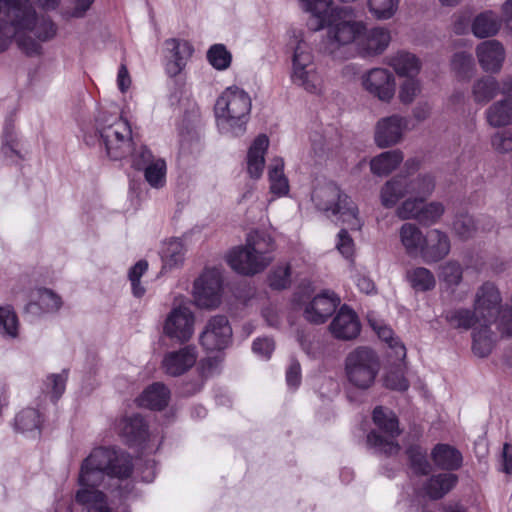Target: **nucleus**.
Wrapping results in <instances>:
<instances>
[{"instance_id": "nucleus-49", "label": "nucleus", "mask_w": 512, "mask_h": 512, "mask_svg": "<svg viewBox=\"0 0 512 512\" xmlns=\"http://www.w3.org/2000/svg\"><path fill=\"white\" fill-rule=\"evenodd\" d=\"M0 334L11 339L18 336V319L9 306L0 307Z\"/></svg>"}, {"instance_id": "nucleus-1", "label": "nucleus", "mask_w": 512, "mask_h": 512, "mask_svg": "<svg viewBox=\"0 0 512 512\" xmlns=\"http://www.w3.org/2000/svg\"><path fill=\"white\" fill-rule=\"evenodd\" d=\"M56 34L54 24L48 19H38L29 0H0V53L12 40L28 56L42 53L41 42Z\"/></svg>"}, {"instance_id": "nucleus-10", "label": "nucleus", "mask_w": 512, "mask_h": 512, "mask_svg": "<svg viewBox=\"0 0 512 512\" xmlns=\"http://www.w3.org/2000/svg\"><path fill=\"white\" fill-rule=\"evenodd\" d=\"M107 473L90 466L83 461L79 473L81 489L76 494V501L85 506L87 512H111L107 507L104 494L95 489L104 480Z\"/></svg>"}, {"instance_id": "nucleus-56", "label": "nucleus", "mask_w": 512, "mask_h": 512, "mask_svg": "<svg viewBox=\"0 0 512 512\" xmlns=\"http://www.w3.org/2000/svg\"><path fill=\"white\" fill-rule=\"evenodd\" d=\"M475 220L468 214H459L453 222V230L462 239L471 238L476 232Z\"/></svg>"}, {"instance_id": "nucleus-31", "label": "nucleus", "mask_w": 512, "mask_h": 512, "mask_svg": "<svg viewBox=\"0 0 512 512\" xmlns=\"http://www.w3.org/2000/svg\"><path fill=\"white\" fill-rule=\"evenodd\" d=\"M431 458L435 466L447 471L458 470L463 462L460 451L448 444H437L431 451Z\"/></svg>"}, {"instance_id": "nucleus-54", "label": "nucleus", "mask_w": 512, "mask_h": 512, "mask_svg": "<svg viewBox=\"0 0 512 512\" xmlns=\"http://www.w3.org/2000/svg\"><path fill=\"white\" fill-rule=\"evenodd\" d=\"M129 154H131L132 166L135 169L142 171L154 163L157 159H162L161 157L155 156L145 145L135 147L133 150L131 149Z\"/></svg>"}, {"instance_id": "nucleus-3", "label": "nucleus", "mask_w": 512, "mask_h": 512, "mask_svg": "<svg viewBox=\"0 0 512 512\" xmlns=\"http://www.w3.org/2000/svg\"><path fill=\"white\" fill-rule=\"evenodd\" d=\"M274 241L262 232H251L246 243L233 248L226 256L229 266L244 276H253L264 271L273 261Z\"/></svg>"}, {"instance_id": "nucleus-28", "label": "nucleus", "mask_w": 512, "mask_h": 512, "mask_svg": "<svg viewBox=\"0 0 512 512\" xmlns=\"http://www.w3.org/2000/svg\"><path fill=\"white\" fill-rule=\"evenodd\" d=\"M425 234L414 223H404L399 228V240L405 251L410 257L420 256Z\"/></svg>"}, {"instance_id": "nucleus-48", "label": "nucleus", "mask_w": 512, "mask_h": 512, "mask_svg": "<svg viewBox=\"0 0 512 512\" xmlns=\"http://www.w3.org/2000/svg\"><path fill=\"white\" fill-rule=\"evenodd\" d=\"M425 201L423 198L409 196L397 207V217L401 220H416L419 222L422 205Z\"/></svg>"}, {"instance_id": "nucleus-2", "label": "nucleus", "mask_w": 512, "mask_h": 512, "mask_svg": "<svg viewBox=\"0 0 512 512\" xmlns=\"http://www.w3.org/2000/svg\"><path fill=\"white\" fill-rule=\"evenodd\" d=\"M355 41L360 55L377 56L388 48L391 34L384 27L367 29L362 21L355 19L350 8H339L328 24L327 36L319 43V52L338 58L340 50Z\"/></svg>"}, {"instance_id": "nucleus-13", "label": "nucleus", "mask_w": 512, "mask_h": 512, "mask_svg": "<svg viewBox=\"0 0 512 512\" xmlns=\"http://www.w3.org/2000/svg\"><path fill=\"white\" fill-rule=\"evenodd\" d=\"M362 88L383 103H390L396 92L394 75L385 68H372L361 76Z\"/></svg>"}, {"instance_id": "nucleus-62", "label": "nucleus", "mask_w": 512, "mask_h": 512, "mask_svg": "<svg viewBox=\"0 0 512 512\" xmlns=\"http://www.w3.org/2000/svg\"><path fill=\"white\" fill-rule=\"evenodd\" d=\"M299 4L303 11L311 15H329L332 0H299Z\"/></svg>"}, {"instance_id": "nucleus-22", "label": "nucleus", "mask_w": 512, "mask_h": 512, "mask_svg": "<svg viewBox=\"0 0 512 512\" xmlns=\"http://www.w3.org/2000/svg\"><path fill=\"white\" fill-rule=\"evenodd\" d=\"M329 328L334 337L350 340L359 334L360 322L356 313L344 305L338 311Z\"/></svg>"}, {"instance_id": "nucleus-12", "label": "nucleus", "mask_w": 512, "mask_h": 512, "mask_svg": "<svg viewBox=\"0 0 512 512\" xmlns=\"http://www.w3.org/2000/svg\"><path fill=\"white\" fill-rule=\"evenodd\" d=\"M84 461L92 467L105 471L108 476L125 478L132 471V464L129 458L109 448L100 447L94 449Z\"/></svg>"}, {"instance_id": "nucleus-35", "label": "nucleus", "mask_w": 512, "mask_h": 512, "mask_svg": "<svg viewBox=\"0 0 512 512\" xmlns=\"http://www.w3.org/2000/svg\"><path fill=\"white\" fill-rule=\"evenodd\" d=\"M170 391L159 382L153 383L147 387L138 398V403L142 407L161 410L168 404Z\"/></svg>"}, {"instance_id": "nucleus-42", "label": "nucleus", "mask_w": 512, "mask_h": 512, "mask_svg": "<svg viewBox=\"0 0 512 512\" xmlns=\"http://www.w3.org/2000/svg\"><path fill=\"white\" fill-rule=\"evenodd\" d=\"M445 319L452 327L465 330L474 327L477 323H482L479 321L474 309L472 311L466 308L447 311Z\"/></svg>"}, {"instance_id": "nucleus-30", "label": "nucleus", "mask_w": 512, "mask_h": 512, "mask_svg": "<svg viewBox=\"0 0 512 512\" xmlns=\"http://www.w3.org/2000/svg\"><path fill=\"white\" fill-rule=\"evenodd\" d=\"M387 64L393 68L398 76L415 77L421 70L420 59L407 51H397L390 55Z\"/></svg>"}, {"instance_id": "nucleus-59", "label": "nucleus", "mask_w": 512, "mask_h": 512, "mask_svg": "<svg viewBox=\"0 0 512 512\" xmlns=\"http://www.w3.org/2000/svg\"><path fill=\"white\" fill-rule=\"evenodd\" d=\"M336 249L347 260L352 261L356 246L354 239L346 229H341L336 237Z\"/></svg>"}, {"instance_id": "nucleus-33", "label": "nucleus", "mask_w": 512, "mask_h": 512, "mask_svg": "<svg viewBox=\"0 0 512 512\" xmlns=\"http://www.w3.org/2000/svg\"><path fill=\"white\" fill-rule=\"evenodd\" d=\"M408 195L405 174L399 173L388 180L380 190L381 204L385 208H393L400 199Z\"/></svg>"}, {"instance_id": "nucleus-8", "label": "nucleus", "mask_w": 512, "mask_h": 512, "mask_svg": "<svg viewBox=\"0 0 512 512\" xmlns=\"http://www.w3.org/2000/svg\"><path fill=\"white\" fill-rule=\"evenodd\" d=\"M380 367L379 357L374 350L358 347L346 356V379L356 389L367 390L374 384Z\"/></svg>"}, {"instance_id": "nucleus-20", "label": "nucleus", "mask_w": 512, "mask_h": 512, "mask_svg": "<svg viewBox=\"0 0 512 512\" xmlns=\"http://www.w3.org/2000/svg\"><path fill=\"white\" fill-rule=\"evenodd\" d=\"M167 52L166 72L174 77L181 73L193 53L192 45L182 39L170 38L164 43Z\"/></svg>"}, {"instance_id": "nucleus-14", "label": "nucleus", "mask_w": 512, "mask_h": 512, "mask_svg": "<svg viewBox=\"0 0 512 512\" xmlns=\"http://www.w3.org/2000/svg\"><path fill=\"white\" fill-rule=\"evenodd\" d=\"M409 120L400 114L380 118L374 128V141L379 148H389L401 143L408 131Z\"/></svg>"}, {"instance_id": "nucleus-4", "label": "nucleus", "mask_w": 512, "mask_h": 512, "mask_svg": "<svg viewBox=\"0 0 512 512\" xmlns=\"http://www.w3.org/2000/svg\"><path fill=\"white\" fill-rule=\"evenodd\" d=\"M252 102L247 92L237 86L226 88L217 98L214 111L222 133L232 136L246 131Z\"/></svg>"}, {"instance_id": "nucleus-57", "label": "nucleus", "mask_w": 512, "mask_h": 512, "mask_svg": "<svg viewBox=\"0 0 512 512\" xmlns=\"http://www.w3.org/2000/svg\"><path fill=\"white\" fill-rule=\"evenodd\" d=\"M399 88L398 99L401 103L411 104L421 91L420 82L415 77H406Z\"/></svg>"}, {"instance_id": "nucleus-61", "label": "nucleus", "mask_w": 512, "mask_h": 512, "mask_svg": "<svg viewBox=\"0 0 512 512\" xmlns=\"http://www.w3.org/2000/svg\"><path fill=\"white\" fill-rule=\"evenodd\" d=\"M290 267L280 265L275 267L269 275L270 286L274 289H284L290 284Z\"/></svg>"}, {"instance_id": "nucleus-58", "label": "nucleus", "mask_w": 512, "mask_h": 512, "mask_svg": "<svg viewBox=\"0 0 512 512\" xmlns=\"http://www.w3.org/2000/svg\"><path fill=\"white\" fill-rule=\"evenodd\" d=\"M407 454L410 460V466L415 473L427 474L431 470L426 454L420 447H410Z\"/></svg>"}, {"instance_id": "nucleus-24", "label": "nucleus", "mask_w": 512, "mask_h": 512, "mask_svg": "<svg viewBox=\"0 0 512 512\" xmlns=\"http://www.w3.org/2000/svg\"><path fill=\"white\" fill-rule=\"evenodd\" d=\"M197 360L195 347L186 346L178 351L167 353L162 361V367L168 375L179 376L188 371Z\"/></svg>"}, {"instance_id": "nucleus-25", "label": "nucleus", "mask_w": 512, "mask_h": 512, "mask_svg": "<svg viewBox=\"0 0 512 512\" xmlns=\"http://www.w3.org/2000/svg\"><path fill=\"white\" fill-rule=\"evenodd\" d=\"M117 427L120 436L130 445L139 444L148 436L147 424L139 414L123 417Z\"/></svg>"}, {"instance_id": "nucleus-46", "label": "nucleus", "mask_w": 512, "mask_h": 512, "mask_svg": "<svg viewBox=\"0 0 512 512\" xmlns=\"http://www.w3.org/2000/svg\"><path fill=\"white\" fill-rule=\"evenodd\" d=\"M185 248L179 239H172L164 244L162 261L164 268H173L183 263Z\"/></svg>"}, {"instance_id": "nucleus-6", "label": "nucleus", "mask_w": 512, "mask_h": 512, "mask_svg": "<svg viewBox=\"0 0 512 512\" xmlns=\"http://www.w3.org/2000/svg\"><path fill=\"white\" fill-rule=\"evenodd\" d=\"M312 201L323 212L340 214L343 223H346L351 230L361 229L362 221L358 217L357 206L347 195L341 193L336 184L328 182L316 187L312 192Z\"/></svg>"}, {"instance_id": "nucleus-26", "label": "nucleus", "mask_w": 512, "mask_h": 512, "mask_svg": "<svg viewBox=\"0 0 512 512\" xmlns=\"http://www.w3.org/2000/svg\"><path fill=\"white\" fill-rule=\"evenodd\" d=\"M458 483V476L453 473H438L427 478L422 484L424 494L438 500L448 494Z\"/></svg>"}, {"instance_id": "nucleus-19", "label": "nucleus", "mask_w": 512, "mask_h": 512, "mask_svg": "<svg viewBox=\"0 0 512 512\" xmlns=\"http://www.w3.org/2000/svg\"><path fill=\"white\" fill-rule=\"evenodd\" d=\"M475 51L483 71L492 74L501 71L506 58V51L501 42L495 39L483 41L477 45Z\"/></svg>"}, {"instance_id": "nucleus-50", "label": "nucleus", "mask_w": 512, "mask_h": 512, "mask_svg": "<svg viewBox=\"0 0 512 512\" xmlns=\"http://www.w3.org/2000/svg\"><path fill=\"white\" fill-rule=\"evenodd\" d=\"M400 0H368L369 11L380 20L392 18L398 10Z\"/></svg>"}, {"instance_id": "nucleus-36", "label": "nucleus", "mask_w": 512, "mask_h": 512, "mask_svg": "<svg viewBox=\"0 0 512 512\" xmlns=\"http://www.w3.org/2000/svg\"><path fill=\"white\" fill-rule=\"evenodd\" d=\"M500 92V83L492 76L476 79L471 87V95L476 104H487Z\"/></svg>"}, {"instance_id": "nucleus-53", "label": "nucleus", "mask_w": 512, "mask_h": 512, "mask_svg": "<svg viewBox=\"0 0 512 512\" xmlns=\"http://www.w3.org/2000/svg\"><path fill=\"white\" fill-rule=\"evenodd\" d=\"M444 212L445 207L441 202L423 203L419 223L425 226L433 225L441 219Z\"/></svg>"}, {"instance_id": "nucleus-16", "label": "nucleus", "mask_w": 512, "mask_h": 512, "mask_svg": "<svg viewBox=\"0 0 512 512\" xmlns=\"http://www.w3.org/2000/svg\"><path fill=\"white\" fill-rule=\"evenodd\" d=\"M222 273L218 268L205 269L194 283V297L202 308H213L220 303Z\"/></svg>"}, {"instance_id": "nucleus-41", "label": "nucleus", "mask_w": 512, "mask_h": 512, "mask_svg": "<svg viewBox=\"0 0 512 512\" xmlns=\"http://www.w3.org/2000/svg\"><path fill=\"white\" fill-rule=\"evenodd\" d=\"M406 278L411 287L420 292L432 290L436 285L433 273L425 267H416L408 270Z\"/></svg>"}, {"instance_id": "nucleus-7", "label": "nucleus", "mask_w": 512, "mask_h": 512, "mask_svg": "<svg viewBox=\"0 0 512 512\" xmlns=\"http://www.w3.org/2000/svg\"><path fill=\"white\" fill-rule=\"evenodd\" d=\"M97 131L112 160H120L131 152L132 130L129 123L118 116L102 114L97 119Z\"/></svg>"}, {"instance_id": "nucleus-18", "label": "nucleus", "mask_w": 512, "mask_h": 512, "mask_svg": "<svg viewBox=\"0 0 512 512\" xmlns=\"http://www.w3.org/2000/svg\"><path fill=\"white\" fill-rule=\"evenodd\" d=\"M340 304V298L331 291L316 295L304 308V318L313 324L324 323Z\"/></svg>"}, {"instance_id": "nucleus-51", "label": "nucleus", "mask_w": 512, "mask_h": 512, "mask_svg": "<svg viewBox=\"0 0 512 512\" xmlns=\"http://www.w3.org/2000/svg\"><path fill=\"white\" fill-rule=\"evenodd\" d=\"M209 63L217 70H225L230 66L232 56L222 44H214L207 52Z\"/></svg>"}, {"instance_id": "nucleus-15", "label": "nucleus", "mask_w": 512, "mask_h": 512, "mask_svg": "<svg viewBox=\"0 0 512 512\" xmlns=\"http://www.w3.org/2000/svg\"><path fill=\"white\" fill-rule=\"evenodd\" d=\"M194 321V314L188 306H174L166 316L163 332L170 339L185 343L194 333Z\"/></svg>"}, {"instance_id": "nucleus-52", "label": "nucleus", "mask_w": 512, "mask_h": 512, "mask_svg": "<svg viewBox=\"0 0 512 512\" xmlns=\"http://www.w3.org/2000/svg\"><path fill=\"white\" fill-rule=\"evenodd\" d=\"M67 374L65 372L49 375L44 382V392L52 401H57L65 391Z\"/></svg>"}, {"instance_id": "nucleus-55", "label": "nucleus", "mask_w": 512, "mask_h": 512, "mask_svg": "<svg viewBox=\"0 0 512 512\" xmlns=\"http://www.w3.org/2000/svg\"><path fill=\"white\" fill-rule=\"evenodd\" d=\"M147 269L148 263L145 260H140L129 270L128 277L131 282L132 293L137 298L142 297L146 292L145 287L141 285L140 278Z\"/></svg>"}, {"instance_id": "nucleus-29", "label": "nucleus", "mask_w": 512, "mask_h": 512, "mask_svg": "<svg viewBox=\"0 0 512 512\" xmlns=\"http://www.w3.org/2000/svg\"><path fill=\"white\" fill-rule=\"evenodd\" d=\"M487 124L493 128L512 125V99L502 98L493 102L484 112Z\"/></svg>"}, {"instance_id": "nucleus-43", "label": "nucleus", "mask_w": 512, "mask_h": 512, "mask_svg": "<svg viewBox=\"0 0 512 512\" xmlns=\"http://www.w3.org/2000/svg\"><path fill=\"white\" fill-rule=\"evenodd\" d=\"M283 168V160L275 158L268 171L271 192L279 196L285 195L289 190L288 180L283 173Z\"/></svg>"}, {"instance_id": "nucleus-32", "label": "nucleus", "mask_w": 512, "mask_h": 512, "mask_svg": "<svg viewBox=\"0 0 512 512\" xmlns=\"http://www.w3.org/2000/svg\"><path fill=\"white\" fill-rule=\"evenodd\" d=\"M44 422L43 413L38 408L25 407L14 418L15 431L22 434L39 433Z\"/></svg>"}, {"instance_id": "nucleus-63", "label": "nucleus", "mask_w": 512, "mask_h": 512, "mask_svg": "<svg viewBox=\"0 0 512 512\" xmlns=\"http://www.w3.org/2000/svg\"><path fill=\"white\" fill-rule=\"evenodd\" d=\"M493 149L501 154L512 152V134L508 131L497 132L491 137Z\"/></svg>"}, {"instance_id": "nucleus-5", "label": "nucleus", "mask_w": 512, "mask_h": 512, "mask_svg": "<svg viewBox=\"0 0 512 512\" xmlns=\"http://www.w3.org/2000/svg\"><path fill=\"white\" fill-rule=\"evenodd\" d=\"M291 33L290 46L293 53L290 80L307 93L319 95L323 91V80L315 64L313 51L303 31L293 30Z\"/></svg>"}, {"instance_id": "nucleus-27", "label": "nucleus", "mask_w": 512, "mask_h": 512, "mask_svg": "<svg viewBox=\"0 0 512 512\" xmlns=\"http://www.w3.org/2000/svg\"><path fill=\"white\" fill-rule=\"evenodd\" d=\"M269 146V139L261 134L253 141L247 154V171L251 178L261 177L265 165V153Z\"/></svg>"}, {"instance_id": "nucleus-11", "label": "nucleus", "mask_w": 512, "mask_h": 512, "mask_svg": "<svg viewBox=\"0 0 512 512\" xmlns=\"http://www.w3.org/2000/svg\"><path fill=\"white\" fill-rule=\"evenodd\" d=\"M473 309L480 322L491 325L502 313V295L495 283L486 281L481 284L474 295Z\"/></svg>"}, {"instance_id": "nucleus-38", "label": "nucleus", "mask_w": 512, "mask_h": 512, "mask_svg": "<svg viewBox=\"0 0 512 512\" xmlns=\"http://www.w3.org/2000/svg\"><path fill=\"white\" fill-rule=\"evenodd\" d=\"M36 301L26 306V311L32 314L42 312H56L62 306L61 298L52 290L39 288L35 294Z\"/></svg>"}, {"instance_id": "nucleus-21", "label": "nucleus", "mask_w": 512, "mask_h": 512, "mask_svg": "<svg viewBox=\"0 0 512 512\" xmlns=\"http://www.w3.org/2000/svg\"><path fill=\"white\" fill-rule=\"evenodd\" d=\"M421 258L427 264L436 263L444 259L450 252L449 236L440 229H431L425 234Z\"/></svg>"}, {"instance_id": "nucleus-60", "label": "nucleus", "mask_w": 512, "mask_h": 512, "mask_svg": "<svg viewBox=\"0 0 512 512\" xmlns=\"http://www.w3.org/2000/svg\"><path fill=\"white\" fill-rule=\"evenodd\" d=\"M439 277L450 286L458 285L462 280V267L455 261L441 266Z\"/></svg>"}, {"instance_id": "nucleus-40", "label": "nucleus", "mask_w": 512, "mask_h": 512, "mask_svg": "<svg viewBox=\"0 0 512 512\" xmlns=\"http://www.w3.org/2000/svg\"><path fill=\"white\" fill-rule=\"evenodd\" d=\"M372 328L378 337L386 342L393 353L395 361H403L406 357V348L399 339L394 337L392 329L386 325L370 321Z\"/></svg>"}, {"instance_id": "nucleus-37", "label": "nucleus", "mask_w": 512, "mask_h": 512, "mask_svg": "<svg viewBox=\"0 0 512 512\" xmlns=\"http://www.w3.org/2000/svg\"><path fill=\"white\" fill-rule=\"evenodd\" d=\"M405 183L409 196L427 200L435 189L436 180L431 173L419 174L416 177L405 174Z\"/></svg>"}, {"instance_id": "nucleus-47", "label": "nucleus", "mask_w": 512, "mask_h": 512, "mask_svg": "<svg viewBox=\"0 0 512 512\" xmlns=\"http://www.w3.org/2000/svg\"><path fill=\"white\" fill-rule=\"evenodd\" d=\"M145 181L154 189H161L166 184L167 164L162 159H157L143 170Z\"/></svg>"}, {"instance_id": "nucleus-39", "label": "nucleus", "mask_w": 512, "mask_h": 512, "mask_svg": "<svg viewBox=\"0 0 512 512\" xmlns=\"http://www.w3.org/2000/svg\"><path fill=\"white\" fill-rule=\"evenodd\" d=\"M403 159L404 155L400 150L386 151L370 161V168L375 175H388L400 165Z\"/></svg>"}, {"instance_id": "nucleus-9", "label": "nucleus", "mask_w": 512, "mask_h": 512, "mask_svg": "<svg viewBox=\"0 0 512 512\" xmlns=\"http://www.w3.org/2000/svg\"><path fill=\"white\" fill-rule=\"evenodd\" d=\"M373 422L386 436L376 431L367 435V443L379 453L394 455L400 450L396 437L400 434L399 423L393 411L378 406L373 411Z\"/></svg>"}, {"instance_id": "nucleus-44", "label": "nucleus", "mask_w": 512, "mask_h": 512, "mask_svg": "<svg viewBox=\"0 0 512 512\" xmlns=\"http://www.w3.org/2000/svg\"><path fill=\"white\" fill-rule=\"evenodd\" d=\"M492 347L493 339L490 325L481 323L480 328H475L473 331V352L479 357H486L492 351Z\"/></svg>"}, {"instance_id": "nucleus-17", "label": "nucleus", "mask_w": 512, "mask_h": 512, "mask_svg": "<svg viewBox=\"0 0 512 512\" xmlns=\"http://www.w3.org/2000/svg\"><path fill=\"white\" fill-rule=\"evenodd\" d=\"M232 328L228 319L217 315L208 320L200 334V343L208 351L225 349L231 342Z\"/></svg>"}, {"instance_id": "nucleus-64", "label": "nucleus", "mask_w": 512, "mask_h": 512, "mask_svg": "<svg viewBox=\"0 0 512 512\" xmlns=\"http://www.w3.org/2000/svg\"><path fill=\"white\" fill-rule=\"evenodd\" d=\"M384 384L387 388L404 391L408 388V381L400 371H390L386 374Z\"/></svg>"}, {"instance_id": "nucleus-45", "label": "nucleus", "mask_w": 512, "mask_h": 512, "mask_svg": "<svg viewBox=\"0 0 512 512\" xmlns=\"http://www.w3.org/2000/svg\"><path fill=\"white\" fill-rule=\"evenodd\" d=\"M451 69L461 80H469L476 72L472 54L457 52L451 59Z\"/></svg>"}, {"instance_id": "nucleus-23", "label": "nucleus", "mask_w": 512, "mask_h": 512, "mask_svg": "<svg viewBox=\"0 0 512 512\" xmlns=\"http://www.w3.org/2000/svg\"><path fill=\"white\" fill-rule=\"evenodd\" d=\"M0 156L8 164H19L26 156L21 140L11 121H7L3 129Z\"/></svg>"}, {"instance_id": "nucleus-34", "label": "nucleus", "mask_w": 512, "mask_h": 512, "mask_svg": "<svg viewBox=\"0 0 512 512\" xmlns=\"http://www.w3.org/2000/svg\"><path fill=\"white\" fill-rule=\"evenodd\" d=\"M500 27L501 20L498 15L491 10H487L473 18L471 32L477 38H488L496 35Z\"/></svg>"}]
</instances>
